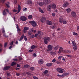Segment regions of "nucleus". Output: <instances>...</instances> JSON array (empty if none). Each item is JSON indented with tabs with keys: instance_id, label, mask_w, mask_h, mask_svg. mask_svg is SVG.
I'll return each mask as SVG.
<instances>
[{
	"instance_id": "nucleus-28",
	"label": "nucleus",
	"mask_w": 79,
	"mask_h": 79,
	"mask_svg": "<svg viewBox=\"0 0 79 79\" xmlns=\"http://www.w3.org/2000/svg\"><path fill=\"white\" fill-rule=\"evenodd\" d=\"M35 48H36V47H35L34 45H33L31 46V50H34Z\"/></svg>"
},
{
	"instance_id": "nucleus-13",
	"label": "nucleus",
	"mask_w": 79,
	"mask_h": 79,
	"mask_svg": "<svg viewBox=\"0 0 79 79\" xmlns=\"http://www.w3.org/2000/svg\"><path fill=\"white\" fill-rule=\"evenodd\" d=\"M38 62L40 64H42L44 63V60L42 59H40L38 60Z\"/></svg>"
},
{
	"instance_id": "nucleus-5",
	"label": "nucleus",
	"mask_w": 79,
	"mask_h": 79,
	"mask_svg": "<svg viewBox=\"0 0 79 79\" xmlns=\"http://www.w3.org/2000/svg\"><path fill=\"white\" fill-rule=\"evenodd\" d=\"M43 2L44 4H45V5H47V4L50 3L51 2V1H50V0H44Z\"/></svg>"
},
{
	"instance_id": "nucleus-31",
	"label": "nucleus",
	"mask_w": 79,
	"mask_h": 79,
	"mask_svg": "<svg viewBox=\"0 0 79 79\" xmlns=\"http://www.w3.org/2000/svg\"><path fill=\"white\" fill-rule=\"evenodd\" d=\"M18 11H21V6L19 5H18Z\"/></svg>"
},
{
	"instance_id": "nucleus-17",
	"label": "nucleus",
	"mask_w": 79,
	"mask_h": 79,
	"mask_svg": "<svg viewBox=\"0 0 79 79\" xmlns=\"http://www.w3.org/2000/svg\"><path fill=\"white\" fill-rule=\"evenodd\" d=\"M62 75V76H63V77H64L69 75V73H63Z\"/></svg>"
},
{
	"instance_id": "nucleus-43",
	"label": "nucleus",
	"mask_w": 79,
	"mask_h": 79,
	"mask_svg": "<svg viewBox=\"0 0 79 79\" xmlns=\"http://www.w3.org/2000/svg\"><path fill=\"white\" fill-rule=\"evenodd\" d=\"M30 69L31 71H33L34 70V68L33 67H31L30 68Z\"/></svg>"
},
{
	"instance_id": "nucleus-61",
	"label": "nucleus",
	"mask_w": 79,
	"mask_h": 79,
	"mask_svg": "<svg viewBox=\"0 0 79 79\" xmlns=\"http://www.w3.org/2000/svg\"><path fill=\"white\" fill-rule=\"evenodd\" d=\"M55 61H56V60H55V59H53L52 60V62L53 63H55Z\"/></svg>"
},
{
	"instance_id": "nucleus-47",
	"label": "nucleus",
	"mask_w": 79,
	"mask_h": 79,
	"mask_svg": "<svg viewBox=\"0 0 79 79\" xmlns=\"http://www.w3.org/2000/svg\"><path fill=\"white\" fill-rule=\"evenodd\" d=\"M23 11H27V8H23Z\"/></svg>"
},
{
	"instance_id": "nucleus-36",
	"label": "nucleus",
	"mask_w": 79,
	"mask_h": 79,
	"mask_svg": "<svg viewBox=\"0 0 79 79\" xmlns=\"http://www.w3.org/2000/svg\"><path fill=\"white\" fill-rule=\"evenodd\" d=\"M62 23L63 24H67V22L66 20H63Z\"/></svg>"
},
{
	"instance_id": "nucleus-52",
	"label": "nucleus",
	"mask_w": 79,
	"mask_h": 79,
	"mask_svg": "<svg viewBox=\"0 0 79 79\" xmlns=\"http://www.w3.org/2000/svg\"><path fill=\"white\" fill-rule=\"evenodd\" d=\"M24 39L25 40H27V38H26V36H24Z\"/></svg>"
},
{
	"instance_id": "nucleus-51",
	"label": "nucleus",
	"mask_w": 79,
	"mask_h": 79,
	"mask_svg": "<svg viewBox=\"0 0 79 79\" xmlns=\"http://www.w3.org/2000/svg\"><path fill=\"white\" fill-rule=\"evenodd\" d=\"M19 61H21V60H22V57H21L20 56H19Z\"/></svg>"
},
{
	"instance_id": "nucleus-50",
	"label": "nucleus",
	"mask_w": 79,
	"mask_h": 79,
	"mask_svg": "<svg viewBox=\"0 0 79 79\" xmlns=\"http://www.w3.org/2000/svg\"><path fill=\"white\" fill-rule=\"evenodd\" d=\"M62 58H63V56H60L58 57V59L59 60H61Z\"/></svg>"
},
{
	"instance_id": "nucleus-49",
	"label": "nucleus",
	"mask_w": 79,
	"mask_h": 79,
	"mask_svg": "<svg viewBox=\"0 0 79 79\" xmlns=\"http://www.w3.org/2000/svg\"><path fill=\"white\" fill-rule=\"evenodd\" d=\"M33 78L34 79H38V77L36 76H33Z\"/></svg>"
},
{
	"instance_id": "nucleus-62",
	"label": "nucleus",
	"mask_w": 79,
	"mask_h": 79,
	"mask_svg": "<svg viewBox=\"0 0 79 79\" xmlns=\"http://www.w3.org/2000/svg\"><path fill=\"white\" fill-rule=\"evenodd\" d=\"M77 30L79 32V26H78L77 27Z\"/></svg>"
},
{
	"instance_id": "nucleus-39",
	"label": "nucleus",
	"mask_w": 79,
	"mask_h": 79,
	"mask_svg": "<svg viewBox=\"0 0 79 79\" xmlns=\"http://www.w3.org/2000/svg\"><path fill=\"white\" fill-rule=\"evenodd\" d=\"M29 66V65L28 64H26L24 65V68H28Z\"/></svg>"
},
{
	"instance_id": "nucleus-4",
	"label": "nucleus",
	"mask_w": 79,
	"mask_h": 79,
	"mask_svg": "<svg viewBox=\"0 0 79 79\" xmlns=\"http://www.w3.org/2000/svg\"><path fill=\"white\" fill-rule=\"evenodd\" d=\"M71 15L73 17V18H76L77 16L76 13L74 11H72L71 12Z\"/></svg>"
},
{
	"instance_id": "nucleus-55",
	"label": "nucleus",
	"mask_w": 79,
	"mask_h": 79,
	"mask_svg": "<svg viewBox=\"0 0 79 79\" xmlns=\"http://www.w3.org/2000/svg\"><path fill=\"white\" fill-rule=\"evenodd\" d=\"M51 55H54L55 54V52H50Z\"/></svg>"
},
{
	"instance_id": "nucleus-10",
	"label": "nucleus",
	"mask_w": 79,
	"mask_h": 79,
	"mask_svg": "<svg viewBox=\"0 0 79 79\" xmlns=\"http://www.w3.org/2000/svg\"><path fill=\"white\" fill-rule=\"evenodd\" d=\"M10 68H11L10 66H7L4 68L3 70V71H7V70L9 69H10Z\"/></svg>"
},
{
	"instance_id": "nucleus-11",
	"label": "nucleus",
	"mask_w": 79,
	"mask_h": 79,
	"mask_svg": "<svg viewBox=\"0 0 79 79\" xmlns=\"http://www.w3.org/2000/svg\"><path fill=\"white\" fill-rule=\"evenodd\" d=\"M29 28L28 27H24L23 29V32L24 33H26V32H27V30H29Z\"/></svg>"
},
{
	"instance_id": "nucleus-34",
	"label": "nucleus",
	"mask_w": 79,
	"mask_h": 79,
	"mask_svg": "<svg viewBox=\"0 0 79 79\" xmlns=\"http://www.w3.org/2000/svg\"><path fill=\"white\" fill-rule=\"evenodd\" d=\"M62 69L60 68H57L56 69V71L57 72H59Z\"/></svg>"
},
{
	"instance_id": "nucleus-16",
	"label": "nucleus",
	"mask_w": 79,
	"mask_h": 79,
	"mask_svg": "<svg viewBox=\"0 0 79 79\" xmlns=\"http://www.w3.org/2000/svg\"><path fill=\"white\" fill-rule=\"evenodd\" d=\"M32 1L31 0H28L27 2V4L28 5H32Z\"/></svg>"
},
{
	"instance_id": "nucleus-21",
	"label": "nucleus",
	"mask_w": 79,
	"mask_h": 79,
	"mask_svg": "<svg viewBox=\"0 0 79 79\" xmlns=\"http://www.w3.org/2000/svg\"><path fill=\"white\" fill-rule=\"evenodd\" d=\"M37 33L38 34H39L40 35H43V32H42L41 31H38L37 32Z\"/></svg>"
},
{
	"instance_id": "nucleus-1",
	"label": "nucleus",
	"mask_w": 79,
	"mask_h": 79,
	"mask_svg": "<svg viewBox=\"0 0 79 79\" xmlns=\"http://www.w3.org/2000/svg\"><path fill=\"white\" fill-rule=\"evenodd\" d=\"M44 42L45 44H48V42L50 40V38L49 37L44 38Z\"/></svg>"
},
{
	"instance_id": "nucleus-20",
	"label": "nucleus",
	"mask_w": 79,
	"mask_h": 79,
	"mask_svg": "<svg viewBox=\"0 0 79 79\" xmlns=\"http://www.w3.org/2000/svg\"><path fill=\"white\" fill-rule=\"evenodd\" d=\"M52 63H48L46 64V66L48 67H51V66H52Z\"/></svg>"
},
{
	"instance_id": "nucleus-35",
	"label": "nucleus",
	"mask_w": 79,
	"mask_h": 79,
	"mask_svg": "<svg viewBox=\"0 0 79 79\" xmlns=\"http://www.w3.org/2000/svg\"><path fill=\"white\" fill-rule=\"evenodd\" d=\"M26 74L29 76H32V74H31V73L29 72H26Z\"/></svg>"
},
{
	"instance_id": "nucleus-45",
	"label": "nucleus",
	"mask_w": 79,
	"mask_h": 79,
	"mask_svg": "<svg viewBox=\"0 0 79 79\" xmlns=\"http://www.w3.org/2000/svg\"><path fill=\"white\" fill-rule=\"evenodd\" d=\"M13 12L16 13V12H17V10H16V9H14V10H13Z\"/></svg>"
},
{
	"instance_id": "nucleus-15",
	"label": "nucleus",
	"mask_w": 79,
	"mask_h": 79,
	"mask_svg": "<svg viewBox=\"0 0 79 79\" xmlns=\"http://www.w3.org/2000/svg\"><path fill=\"white\" fill-rule=\"evenodd\" d=\"M63 47H61L60 48V49H59V50L58 51V53L60 54V53H61V52H63Z\"/></svg>"
},
{
	"instance_id": "nucleus-29",
	"label": "nucleus",
	"mask_w": 79,
	"mask_h": 79,
	"mask_svg": "<svg viewBox=\"0 0 79 79\" xmlns=\"http://www.w3.org/2000/svg\"><path fill=\"white\" fill-rule=\"evenodd\" d=\"M38 9H39V10L40 12L41 13H44V12L43 10H42L41 9V8H40L39 7Z\"/></svg>"
},
{
	"instance_id": "nucleus-23",
	"label": "nucleus",
	"mask_w": 79,
	"mask_h": 79,
	"mask_svg": "<svg viewBox=\"0 0 79 79\" xmlns=\"http://www.w3.org/2000/svg\"><path fill=\"white\" fill-rule=\"evenodd\" d=\"M16 64V63L15 62H13L10 64L11 66H15Z\"/></svg>"
},
{
	"instance_id": "nucleus-56",
	"label": "nucleus",
	"mask_w": 79,
	"mask_h": 79,
	"mask_svg": "<svg viewBox=\"0 0 79 79\" xmlns=\"http://www.w3.org/2000/svg\"><path fill=\"white\" fill-rule=\"evenodd\" d=\"M28 52L30 53H31V52H33V50L30 49V50H29L28 51Z\"/></svg>"
},
{
	"instance_id": "nucleus-14",
	"label": "nucleus",
	"mask_w": 79,
	"mask_h": 79,
	"mask_svg": "<svg viewBox=\"0 0 79 79\" xmlns=\"http://www.w3.org/2000/svg\"><path fill=\"white\" fill-rule=\"evenodd\" d=\"M48 51H51L53 49L52 48V46L51 45H48Z\"/></svg>"
},
{
	"instance_id": "nucleus-53",
	"label": "nucleus",
	"mask_w": 79,
	"mask_h": 79,
	"mask_svg": "<svg viewBox=\"0 0 79 79\" xmlns=\"http://www.w3.org/2000/svg\"><path fill=\"white\" fill-rule=\"evenodd\" d=\"M33 55L34 57H36V56H37V54H36L35 53H34Z\"/></svg>"
},
{
	"instance_id": "nucleus-27",
	"label": "nucleus",
	"mask_w": 79,
	"mask_h": 79,
	"mask_svg": "<svg viewBox=\"0 0 79 79\" xmlns=\"http://www.w3.org/2000/svg\"><path fill=\"white\" fill-rule=\"evenodd\" d=\"M3 15L5 16L6 15V11H5V9H4L2 12Z\"/></svg>"
},
{
	"instance_id": "nucleus-57",
	"label": "nucleus",
	"mask_w": 79,
	"mask_h": 79,
	"mask_svg": "<svg viewBox=\"0 0 79 79\" xmlns=\"http://www.w3.org/2000/svg\"><path fill=\"white\" fill-rule=\"evenodd\" d=\"M52 15L54 17L55 16V14L54 13H52Z\"/></svg>"
},
{
	"instance_id": "nucleus-40",
	"label": "nucleus",
	"mask_w": 79,
	"mask_h": 79,
	"mask_svg": "<svg viewBox=\"0 0 79 79\" xmlns=\"http://www.w3.org/2000/svg\"><path fill=\"white\" fill-rule=\"evenodd\" d=\"M28 18L29 19H32V15H30L28 16Z\"/></svg>"
},
{
	"instance_id": "nucleus-41",
	"label": "nucleus",
	"mask_w": 79,
	"mask_h": 79,
	"mask_svg": "<svg viewBox=\"0 0 79 79\" xmlns=\"http://www.w3.org/2000/svg\"><path fill=\"white\" fill-rule=\"evenodd\" d=\"M3 35L5 37H8V36H6V33H4Z\"/></svg>"
},
{
	"instance_id": "nucleus-64",
	"label": "nucleus",
	"mask_w": 79,
	"mask_h": 79,
	"mask_svg": "<svg viewBox=\"0 0 79 79\" xmlns=\"http://www.w3.org/2000/svg\"><path fill=\"white\" fill-rule=\"evenodd\" d=\"M13 61H18V59H13Z\"/></svg>"
},
{
	"instance_id": "nucleus-32",
	"label": "nucleus",
	"mask_w": 79,
	"mask_h": 79,
	"mask_svg": "<svg viewBox=\"0 0 79 79\" xmlns=\"http://www.w3.org/2000/svg\"><path fill=\"white\" fill-rule=\"evenodd\" d=\"M44 4L43 2H39L38 3V5H40V6H43V5H44Z\"/></svg>"
},
{
	"instance_id": "nucleus-46",
	"label": "nucleus",
	"mask_w": 79,
	"mask_h": 79,
	"mask_svg": "<svg viewBox=\"0 0 79 79\" xmlns=\"http://www.w3.org/2000/svg\"><path fill=\"white\" fill-rule=\"evenodd\" d=\"M66 56H68V57H69V58H72V56L71 55H66Z\"/></svg>"
},
{
	"instance_id": "nucleus-18",
	"label": "nucleus",
	"mask_w": 79,
	"mask_h": 79,
	"mask_svg": "<svg viewBox=\"0 0 79 79\" xmlns=\"http://www.w3.org/2000/svg\"><path fill=\"white\" fill-rule=\"evenodd\" d=\"M59 22L60 23H62L64 21V19L61 17L59 19Z\"/></svg>"
},
{
	"instance_id": "nucleus-60",
	"label": "nucleus",
	"mask_w": 79,
	"mask_h": 79,
	"mask_svg": "<svg viewBox=\"0 0 79 79\" xmlns=\"http://www.w3.org/2000/svg\"><path fill=\"white\" fill-rule=\"evenodd\" d=\"M13 41H12L10 44V45H13Z\"/></svg>"
},
{
	"instance_id": "nucleus-9",
	"label": "nucleus",
	"mask_w": 79,
	"mask_h": 79,
	"mask_svg": "<svg viewBox=\"0 0 79 79\" xmlns=\"http://www.w3.org/2000/svg\"><path fill=\"white\" fill-rule=\"evenodd\" d=\"M47 11H52V7L51 6V5L47 6Z\"/></svg>"
},
{
	"instance_id": "nucleus-59",
	"label": "nucleus",
	"mask_w": 79,
	"mask_h": 79,
	"mask_svg": "<svg viewBox=\"0 0 79 79\" xmlns=\"http://www.w3.org/2000/svg\"><path fill=\"white\" fill-rule=\"evenodd\" d=\"M16 75L17 76H19L20 75V74L19 73H17Z\"/></svg>"
},
{
	"instance_id": "nucleus-63",
	"label": "nucleus",
	"mask_w": 79,
	"mask_h": 79,
	"mask_svg": "<svg viewBox=\"0 0 79 79\" xmlns=\"http://www.w3.org/2000/svg\"><path fill=\"white\" fill-rule=\"evenodd\" d=\"M56 63L57 64H60V62H59V61H56Z\"/></svg>"
},
{
	"instance_id": "nucleus-12",
	"label": "nucleus",
	"mask_w": 79,
	"mask_h": 79,
	"mask_svg": "<svg viewBox=\"0 0 79 79\" xmlns=\"http://www.w3.org/2000/svg\"><path fill=\"white\" fill-rule=\"evenodd\" d=\"M68 5H69V3H68V2H66L63 5V6L64 8H65V7H67Z\"/></svg>"
},
{
	"instance_id": "nucleus-6",
	"label": "nucleus",
	"mask_w": 79,
	"mask_h": 79,
	"mask_svg": "<svg viewBox=\"0 0 79 79\" xmlns=\"http://www.w3.org/2000/svg\"><path fill=\"white\" fill-rule=\"evenodd\" d=\"M20 19L23 21H26L27 20V18L24 16H22L20 17Z\"/></svg>"
},
{
	"instance_id": "nucleus-7",
	"label": "nucleus",
	"mask_w": 79,
	"mask_h": 79,
	"mask_svg": "<svg viewBox=\"0 0 79 79\" xmlns=\"http://www.w3.org/2000/svg\"><path fill=\"white\" fill-rule=\"evenodd\" d=\"M46 23L47 25L50 26L52 24V22L48 20H47L46 21Z\"/></svg>"
},
{
	"instance_id": "nucleus-26",
	"label": "nucleus",
	"mask_w": 79,
	"mask_h": 79,
	"mask_svg": "<svg viewBox=\"0 0 79 79\" xmlns=\"http://www.w3.org/2000/svg\"><path fill=\"white\" fill-rule=\"evenodd\" d=\"M72 44L73 45V46H75L76 45V42L74 41H73L72 42Z\"/></svg>"
},
{
	"instance_id": "nucleus-24",
	"label": "nucleus",
	"mask_w": 79,
	"mask_h": 79,
	"mask_svg": "<svg viewBox=\"0 0 79 79\" xmlns=\"http://www.w3.org/2000/svg\"><path fill=\"white\" fill-rule=\"evenodd\" d=\"M24 34H23V35L19 39V41H21L23 39V38H24Z\"/></svg>"
},
{
	"instance_id": "nucleus-2",
	"label": "nucleus",
	"mask_w": 79,
	"mask_h": 79,
	"mask_svg": "<svg viewBox=\"0 0 79 79\" xmlns=\"http://www.w3.org/2000/svg\"><path fill=\"white\" fill-rule=\"evenodd\" d=\"M35 33L36 32V30H34L33 28H31V29L29 30L28 31V35H32V34H33V33Z\"/></svg>"
},
{
	"instance_id": "nucleus-42",
	"label": "nucleus",
	"mask_w": 79,
	"mask_h": 79,
	"mask_svg": "<svg viewBox=\"0 0 79 79\" xmlns=\"http://www.w3.org/2000/svg\"><path fill=\"white\" fill-rule=\"evenodd\" d=\"M51 27L52 29H54L55 28V27L53 25H52L51 26Z\"/></svg>"
},
{
	"instance_id": "nucleus-54",
	"label": "nucleus",
	"mask_w": 79,
	"mask_h": 79,
	"mask_svg": "<svg viewBox=\"0 0 79 79\" xmlns=\"http://www.w3.org/2000/svg\"><path fill=\"white\" fill-rule=\"evenodd\" d=\"M57 76H58V77H63V76L61 75L58 74Z\"/></svg>"
},
{
	"instance_id": "nucleus-33",
	"label": "nucleus",
	"mask_w": 79,
	"mask_h": 79,
	"mask_svg": "<svg viewBox=\"0 0 79 79\" xmlns=\"http://www.w3.org/2000/svg\"><path fill=\"white\" fill-rule=\"evenodd\" d=\"M64 71V70L61 69L60 71H59V73H63Z\"/></svg>"
},
{
	"instance_id": "nucleus-30",
	"label": "nucleus",
	"mask_w": 79,
	"mask_h": 79,
	"mask_svg": "<svg viewBox=\"0 0 79 79\" xmlns=\"http://www.w3.org/2000/svg\"><path fill=\"white\" fill-rule=\"evenodd\" d=\"M58 48H59V45H57L55 47L54 50H57L58 49Z\"/></svg>"
},
{
	"instance_id": "nucleus-8",
	"label": "nucleus",
	"mask_w": 79,
	"mask_h": 79,
	"mask_svg": "<svg viewBox=\"0 0 79 79\" xmlns=\"http://www.w3.org/2000/svg\"><path fill=\"white\" fill-rule=\"evenodd\" d=\"M46 19H47L45 17H43L41 19L40 21H41V23H44L46 21Z\"/></svg>"
},
{
	"instance_id": "nucleus-22",
	"label": "nucleus",
	"mask_w": 79,
	"mask_h": 79,
	"mask_svg": "<svg viewBox=\"0 0 79 79\" xmlns=\"http://www.w3.org/2000/svg\"><path fill=\"white\" fill-rule=\"evenodd\" d=\"M73 49L74 51L77 50V45L73 46Z\"/></svg>"
},
{
	"instance_id": "nucleus-38",
	"label": "nucleus",
	"mask_w": 79,
	"mask_h": 79,
	"mask_svg": "<svg viewBox=\"0 0 79 79\" xmlns=\"http://www.w3.org/2000/svg\"><path fill=\"white\" fill-rule=\"evenodd\" d=\"M48 70H46L44 71V74H47L48 73Z\"/></svg>"
},
{
	"instance_id": "nucleus-44",
	"label": "nucleus",
	"mask_w": 79,
	"mask_h": 79,
	"mask_svg": "<svg viewBox=\"0 0 79 79\" xmlns=\"http://www.w3.org/2000/svg\"><path fill=\"white\" fill-rule=\"evenodd\" d=\"M65 52H66L67 53H70L71 51H68V50H65Z\"/></svg>"
},
{
	"instance_id": "nucleus-25",
	"label": "nucleus",
	"mask_w": 79,
	"mask_h": 79,
	"mask_svg": "<svg viewBox=\"0 0 79 79\" xmlns=\"http://www.w3.org/2000/svg\"><path fill=\"white\" fill-rule=\"evenodd\" d=\"M65 10L67 11V13H70L71 12V9L69 8L66 9Z\"/></svg>"
},
{
	"instance_id": "nucleus-3",
	"label": "nucleus",
	"mask_w": 79,
	"mask_h": 79,
	"mask_svg": "<svg viewBox=\"0 0 79 79\" xmlns=\"http://www.w3.org/2000/svg\"><path fill=\"white\" fill-rule=\"evenodd\" d=\"M29 23L30 24H31V25L33 26V27H36V26H37V23H36L35 21H30L29 22Z\"/></svg>"
},
{
	"instance_id": "nucleus-48",
	"label": "nucleus",
	"mask_w": 79,
	"mask_h": 79,
	"mask_svg": "<svg viewBox=\"0 0 79 79\" xmlns=\"http://www.w3.org/2000/svg\"><path fill=\"white\" fill-rule=\"evenodd\" d=\"M6 5L7 6V8H10V6L8 4L6 3Z\"/></svg>"
},
{
	"instance_id": "nucleus-37",
	"label": "nucleus",
	"mask_w": 79,
	"mask_h": 79,
	"mask_svg": "<svg viewBox=\"0 0 79 79\" xmlns=\"http://www.w3.org/2000/svg\"><path fill=\"white\" fill-rule=\"evenodd\" d=\"M73 35H78L77 33H76L75 32H73Z\"/></svg>"
},
{
	"instance_id": "nucleus-58",
	"label": "nucleus",
	"mask_w": 79,
	"mask_h": 79,
	"mask_svg": "<svg viewBox=\"0 0 79 79\" xmlns=\"http://www.w3.org/2000/svg\"><path fill=\"white\" fill-rule=\"evenodd\" d=\"M7 45V43H6L4 44V47L6 48Z\"/></svg>"
},
{
	"instance_id": "nucleus-19",
	"label": "nucleus",
	"mask_w": 79,
	"mask_h": 79,
	"mask_svg": "<svg viewBox=\"0 0 79 79\" xmlns=\"http://www.w3.org/2000/svg\"><path fill=\"white\" fill-rule=\"evenodd\" d=\"M51 7L55 9L56 8V6L55 4L53 3L52 5H51Z\"/></svg>"
}]
</instances>
